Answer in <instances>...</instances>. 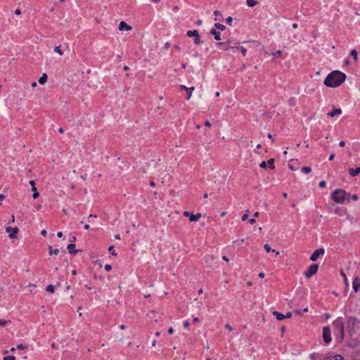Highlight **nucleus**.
<instances>
[{
    "label": "nucleus",
    "mask_w": 360,
    "mask_h": 360,
    "mask_svg": "<svg viewBox=\"0 0 360 360\" xmlns=\"http://www.w3.org/2000/svg\"><path fill=\"white\" fill-rule=\"evenodd\" d=\"M346 79V75L340 71L335 70L328 75L324 84L328 87H337L342 84Z\"/></svg>",
    "instance_id": "f257e3e1"
},
{
    "label": "nucleus",
    "mask_w": 360,
    "mask_h": 360,
    "mask_svg": "<svg viewBox=\"0 0 360 360\" xmlns=\"http://www.w3.org/2000/svg\"><path fill=\"white\" fill-rule=\"evenodd\" d=\"M347 193L343 189H336L331 193V198L333 201L337 203L342 204L344 202Z\"/></svg>",
    "instance_id": "f03ea898"
},
{
    "label": "nucleus",
    "mask_w": 360,
    "mask_h": 360,
    "mask_svg": "<svg viewBox=\"0 0 360 360\" xmlns=\"http://www.w3.org/2000/svg\"><path fill=\"white\" fill-rule=\"evenodd\" d=\"M333 326L335 332L337 333V335H340V339L342 340L345 335L344 323L341 317L336 319L335 321H333Z\"/></svg>",
    "instance_id": "7ed1b4c3"
},
{
    "label": "nucleus",
    "mask_w": 360,
    "mask_h": 360,
    "mask_svg": "<svg viewBox=\"0 0 360 360\" xmlns=\"http://www.w3.org/2000/svg\"><path fill=\"white\" fill-rule=\"evenodd\" d=\"M318 269L319 265L316 264H313L309 266L307 270L304 272V275L307 278H309L317 272Z\"/></svg>",
    "instance_id": "20e7f679"
},
{
    "label": "nucleus",
    "mask_w": 360,
    "mask_h": 360,
    "mask_svg": "<svg viewBox=\"0 0 360 360\" xmlns=\"http://www.w3.org/2000/svg\"><path fill=\"white\" fill-rule=\"evenodd\" d=\"M325 254V250L323 248H319L314 251L310 257V260L312 262H316L319 256H323Z\"/></svg>",
    "instance_id": "39448f33"
},
{
    "label": "nucleus",
    "mask_w": 360,
    "mask_h": 360,
    "mask_svg": "<svg viewBox=\"0 0 360 360\" xmlns=\"http://www.w3.org/2000/svg\"><path fill=\"white\" fill-rule=\"evenodd\" d=\"M323 339L327 344L331 342L330 329L328 326L323 328Z\"/></svg>",
    "instance_id": "423d86ee"
},
{
    "label": "nucleus",
    "mask_w": 360,
    "mask_h": 360,
    "mask_svg": "<svg viewBox=\"0 0 360 360\" xmlns=\"http://www.w3.org/2000/svg\"><path fill=\"white\" fill-rule=\"evenodd\" d=\"M183 214H184V216H185L186 217H189V219L191 221H197L201 217L200 213H197L196 214H193L192 213H190L188 211L184 212Z\"/></svg>",
    "instance_id": "0eeeda50"
},
{
    "label": "nucleus",
    "mask_w": 360,
    "mask_h": 360,
    "mask_svg": "<svg viewBox=\"0 0 360 360\" xmlns=\"http://www.w3.org/2000/svg\"><path fill=\"white\" fill-rule=\"evenodd\" d=\"M6 231L9 233V237L11 238H15L16 233L18 232V227L13 228L11 226H8L6 229Z\"/></svg>",
    "instance_id": "6e6552de"
},
{
    "label": "nucleus",
    "mask_w": 360,
    "mask_h": 360,
    "mask_svg": "<svg viewBox=\"0 0 360 360\" xmlns=\"http://www.w3.org/2000/svg\"><path fill=\"white\" fill-rule=\"evenodd\" d=\"M229 44H230L229 41L225 43L218 42L217 43V46L224 51H228L229 49H231V46H228ZM231 49H235V47H231Z\"/></svg>",
    "instance_id": "1a4fd4ad"
},
{
    "label": "nucleus",
    "mask_w": 360,
    "mask_h": 360,
    "mask_svg": "<svg viewBox=\"0 0 360 360\" xmlns=\"http://www.w3.org/2000/svg\"><path fill=\"white\" fill-rule=\"evenodd\" d=\"M180 89H181V90H186V91H188V93H187V96H186V98L187 100H189V99H190V98H191V96L192 91L194 90V87H193V86H192V87L188 88V87H186V86H184V85H181V86H180Z\"/></svg>",
    "instance_id": "9d476101"
},
{
    "label": "nucleus",
    "mask_w": 360,
    "mask_h": 360,
    "mask_svg": "<svg viewBox=\"0 0 360 360\" xmlns=\"http://www.w3.org/2000/svg\"><path fill=\"white\" fill-rule=\"evenodd\" d=\"M118 28L120 31H122V30L129 31L132 29L130 25H129L127 23H126L124 21L120 22Z\"/></svg>",
    "instance_id": "9b49d317"
},
{
    "label": "nucleus",
    "mask_w": 360,
    "mask_h": 360,
    "mask_svg": "<svg viewBox=\"0 0 360 360\" xmlns=\"http://www.w3.org/2000/svg\"><path fill=\"white\" fill-rule=\"evenodd\" d=\"M67 249L70 254L76 255L79 250L75 249V245L74 243H70L67 246Z\"/></svg>",
    "instance_id": "f8f14e48"
},
{
    "label": "nucleus",
    "mask_w": 360,
    "mask_h": 360,
    "mask_svg": "<svg viewBox=\"0 0 360 360\" xmlns=\"http://www.w3.org/2000/svg\"><path fill=\"white\" fill-rule=\"evenodd\" d=\"M353 289L355 292H358L360 290V278H355L352 282Z\"/></svg>",
    "instance_id": "ddd939ff"
},
{
    "label": "nucleus",
    "mask_w": 360,
    "mask_h": 360,
    "mask_svg": "<svg viewBox=\"0 0 360 360\" xmlns=\"http://www.w3.org/2000/svg\"><path fill=\"white\" fill-rule=\"evenodd\" d=\"M210 33L214 36L215 40H221V34L219 31H217L215 29H212Z\"/></svg>",
    "instance_id": "4468645a"
},
{
    "label": "nucleus",
    "mask_w": 360,
    "mask_h": 360,
    "mask_svg": "<svg viewBox=\"0 0 360 360\" xmlns=\"http://www.w3.org/2000/svg\"><path fill=\"white\" fill-rule=\"evenodd\" d=\"M341 113H342V110L340 108H335V109L333 110L332 111L328 112V115L333 117L336 115H339Z\"/></svg>",
    "instance_id": "2eb2a0df"
},
{
    "label": "nucleus",
    "mask_w": 360,
    "mask_h": 360,
    "mask_svg": "<svg viewBox=\"0 0 360 360\" xmlns=\"http://www.w3.org/2000/svg\"><path fill=\"white\" fill-rule=\"evenodd\" d=\"M349 173L352 176H356L360 173V168L357 167L356 169L351 168L349 170Z\"/></svg>",
    "instance_id": "dca6fc26"
},
{
    "label": "nucleus",
    "mask_w": 360,
    "mask_h": 360,
    "mask_svg": "<svg viewBox=\"0 0 360 360\" xmlns=\"http://www.w3.org/2000/svg\"><path fill=\"white\" fill-rule=\"evenodd\" d=\"M273 314L274 316H276V318L278 320V321H282L284 319H285V316L277 311H274L273 312Z\"/></svg>",
    "instance_id": "f3484780"
},
{
    "label": "nucleus",
    "mask_w": 360,
    "mask_h": 360,
    "mask_svg": "<svg viewBox=\"0 0 360 360\" xmlns=\"http://www.w3.org/2000/svg\"><path fill=\"white\" fill-rule=\"evenodd\" d=\"M198 31L196 30H188L187 32H186V35L187 37H198Z\"/></svg>",
    "instance_id": "a211bd4d"
},
{
    "label": "nucleus",
    "mask_w": 360,
    "mask_h": 360,
    "mask_svg": "<svg viewBox=\"0 0 360 360\" xmlns=\"http://www.w3.org/2000/svg\"><path fill=\"white\" fill-rule=\"evenodd\" d=\"M325 360H345L344 357L341 355L330 356L325 359Z\"/></svg>",
    "instance_id": "6ab92c4d"
},
{
    "label": "nucleus",
    "mask_w": 360,
    "mask_h": 360,
    "mask_svg": "<svg viewBox=\"0 0 360 360\" xmlns=\"http://www.w3.org/2000/svg\"><path fill=\"white\" fill-rule=\"evenodd\" d=\"M48 77L47 75L44 73L42 76L39 79V83L40 84H44L47 81Z\"/></svg>",
    "instance_id": "aec40b11"
},
{
    "label": "nucleus",
    "mask_w": 360,
    "mask_h": 360,
    "mask_svg": "<svg viewBox=\"0 0 360 360\" xmlns=\"http://www.w3.org/2000/svg\"><path fill=\"white\" fill-rule=\"evenodd\" d=\"M246 3L249 7H254L259 4L256 0H246Z\"/></svg>",
    "instance_id": "412c9836"
},
{
    "label": "nucleus",
    "mask_w": 360,
    "mask_h": 360,
    "mask_svg": "<svg viewBox=\"0 0 360 360\" xmlns=\"http://www.w3.org/2000/svg\"><path fill=\"white\" fill-rule=\"evenodd\" d=\"M49 255H57L60 252L59 249H58V248L53 250L52 246H51V245L49 246Z\"/></svg>",
    "instance_id": "4be33fe9"
},
{
    "label": "nucleus",
    "mask_w": 360,
    "mask_h": 360,
    "mask_svg": "<svg viewBox=\"0 0 360 360\" xmlns=\"http://www.w3.org/2000/svg\"><path fill=\"white\" fill-rule=\"evenodd\" d=\"M350 56L354 58V60H357L358 52L355 49L351 51Z\"/></svg>",
    "instance_id": "5701e85b"
},
{
    "label": "nucleus",
    "mask_w": 360,
    "mask_h": 360,
    "mask_svg": "<svg viewBox=\"0 0 360 360\" xmlns=\"http://www.w3.org/2000/svg\"><path fill=\"white\" fill-rule=\"evenodd\" d=\"M214 26H215V27H216L217 29H218V30H221V31H223V30H224L226 29L225 25H224L223 24H221V23H219V22H216V23L214 24Z\"/></svg>",
    "instance_id": "b1692460"
},
{
    "label": "nucleus",
    "mask_w": 360,
    "mask_h": 360,
    "mask_svg": "<svg viewBox=\"0 0 360 360\" xmlns=\"http://www.w3.org/2000/svg\"><path fill=\"white\" fill-rule=\"evenodd\" d=\"M268 165H269V167L271 169H274L275 168V166H274V159H273V158L269 159L268 160Z\"/></svg>",
    "instance_id": "393cba45"
},
{
    "label": "nucleus",
    "mask_w": 360,
    "mask_h": 360,
    "mask_svg": "<svg viewBox=\"0 0 360 360\" xmlns=\"http://www.w3.org/2000/svg\"><path fill=\"white\" fill-rule=\"evenodd\" d=\"M46 290L50 293H53L54 292V290H55V286L53 285H49L47 287H46Z\"/></svg>",
    "instance_id": "a878e982"
},
{
    "label": "nucleus",
    "mask_w": 360,
    "mask_h": 360,
    "mask_svg": "<svg viewBox=\"0 0 360 360\" xmlns=\"http://www.w3.org/2000/svg\"><path fill=\"white\" fill-rule=\"evenodd\" d=\"M32 191H33L32 197L33 198H37L39 196V193L37 192L36 187H32Z\"/></svg>",
    "instance_id": "bb28decb"
},
{
    "label": "nucleus",
    "mask_w": 360,
    "mask_h": 360,
    "mask_svg": "<svg viewBox=\"0 0 360 360\" xmlns=\"http://www.w3.org/2000/svg\"><path fill=\"white\" fill-rule=\"evenodd\" d=\"M54 51L62 56L63 54V51L60 49V46H56L54 48Z\"/></svg>",
    "instance_id": "cd10ccee"
},
{
    "label": "nucleus",
    "mask_w": 360,
    "mask_h": 360,
    "mask_svg": "<svg viewBox=\"0 0 360 360\" xmlns=\"http://www.w3.org/2000/svg\"><path fill=\"white\" fill-rule=\"evenodd\" d=\"M311 169L309 167H303L302 168V172H303L305 174H308V173L311 172Z\"/></svg>",
    "instance_id": "c85d7f7f"
},
{
    "label": "nucleus",
    "mask_w": 360,
    "mask_h": 360,
    "mask_svg": "<svg viewBox=\"0 0 360 360\" xmlns=\"http://www.w3.org/2000/svg\"><path fill=\"white\" fill-rule=\"evenodd\" d=\"M264 250L267 252H276L275 250H272L271 247L269 245V244H265L264 246Z\"/></svg>",
    "instance_id": "c756f323"
},
{
    "label": "nucleus",
    "mask_w": 360,
    "mask_h": 360,
    "mask_svg": "<svg viewBox=\"0 0 360 360\" xmlns=\"http://www.w3.org/2000/svg\"><path fill=\"white\" fill-rule=\"evenodd\" d=\"M201 43V41H200V34H198V37H194V44H200Z\"/></svg>",
    "instance_id": "7c9ffc66"
},
{
    "label": "nucleus",
    "mask_w": 360,
    "mask_h": 360,
    "mask_svg": "<svg viewBox=\"0 0 360 360\" xmlns=\"http://www.w3.org/2000/svg\"><path fill=\"white\" fill-rule=\"evenodd\" d=\"M235 49H240V51H241L242 54L243 56H245L246 55V52H247V50L246 49H245L244 47L243 46H240V47H235Z\"/></svg>",
    "instance_id": "2f4dec72"
},
{
    "label": "nucleus",
    "mask_w": 360,
    "mask_h": 360,
    "mask_svg": "<svg viewBox=\"0 0 360 360\" xmlns=\"http://www.w3.org/2000/svg\"><path fill=\"white\" fill-rule=\"evenodd\" d=\"M8 323H11V321L10 320H2V319H0V326H6V324Z\"/></svg>",
    "instance_id": "473e14b6"
},
{
    "label": "nucleus",
    "mask_w": 360,
    "mask_h": 360,
    "mask_svg": "<svg viewBox=\"0 0 360 360\" xmlns=\"http://www.w3.org/2000/svg\"><path fill=\"white\" fill-rule=\"evenodd\" d=\"M355 321H356V319L354 318V317H349V320H348V324L350 325H354L355 323Z\"/></svg>",
    "instance_id": "72a5a7b5"
},
{
    "label": "nucleus",
    "mask_w": 360,
    "mask_h": 360,
    "mask_svg": "<svg viewBox=\"0 0 360 360\" xmlns=\"http://www.w3.org/2000/svg\"><path fill=\"white\" fill-rule=\"evenodd\" d=\"M108 251L110 252L112 255H117V253H116L115 250H114L113 246H110L108 248Z\"/></svg>",
    "instance_id": "f704fd0d"
},
{
    "label": "nucleus",
    "mask_w": 360,
    "mask_h": 360,
    "mask_svg": "<svg viewBox=\"0 0 360 360\" xmlns=\"http://www.w3.org/2000/svg\"><path fill=\"white\" fill-rule=\"evenodd\" d=\"M4 360H15V357L14 356H6L4 357Z\"/></svg>",
    "instance_id": "c9c22d12"
},
{
    "label": "nucleus",
    "mask_w": 360,
    "mask_h": 360,
    "mask_svg": "<svg viewBox=\"0 0 360 360\" xmlns=\"http://www.w3.org/2000/svg\"><path fill=\"white\" fill-rule=\"evenodd\" d=\"M27 347V345H24V344H18L17 345V348L19 349H26Z\"/></svg>",
    "instance_id": "e433bc0d"
},
{
    "label": "nucleus",
    "mask_w": 360,
    "mask_h": 360,
    "mask_svg": "<svg viewBox=\"0 0 360 360\" xmlns=\"http://www.w3.org/2000/svg\"><path fill=\"white\" fill-rule=\"evenodd\" d=\"M319 186L320 188H323L326 186V182L325 181H321L319 182Z\"/></svg>",
    "instance_id": "4c0bfd02"
},
{
    "label": "nucleus",
    "mask_w": 360,
    "mask_h": 360,
    "mask_svg": "<svg viewBox=\"0 0 360 360\" xmlns=\"http://www.w3.org/2000/svg\"><path fill=\"white\" fill-rule=\"evenodd\" d=\"M281 53H282V51L279 50L275 53H272L271 55L274 56V57H278V56H280L281 55Z\"/></svg>",
    "instance_id": "58836bf2"
},
{
    "label": "nucleus",
    "mask_w": 360,
    "mask_h": 360,
    "mask_svg": "<svg viewBox=\"0 0 360 360\" xmlns=\"http://www.w3.org/2000/svg\"><path fill=\"white\" fill-rule=\"evenodd\" d=\"M248 210L246 211V213L244 214L243 216H242V220L243 221H245L248 218Z\"/></svg>",
    "instance_id": "ea45409f"
},
{
    "label": "nucleus",
    "mask_w": 360,
    "mask_h": 360,
    "mask_svg": "<svg viewBox=\"0 0 360 360\" xmlns=\"http://www.w3.org/2000/svg\"><path fill=\"white\" fill-rule=\"evenodd\" d=\"M259 167L261 168H263V169H266V162L265 161H262L260 165H259Z\"/></svg>",
    "instance_id": "a19ab883"
},
{
    "label": "nucleus",
    "mask_w": 360,
    "mask_h": 360,
    "mask_svg": "<svg viewBox=\"0 0 360 360\" xmlns=\"http://www.w3.org/2000/svg\"><path fill=\"white\" fill-rule=\"evenodd\" d=\"M104 268L107 271H110L112 269L111 265L108 264L105 265Z\"/></svg>",
    "instance_id": "79ce46f5"
},
{
    "label": "nucleus",
    "mask_w": 360,
    "mask_h": 360,
    "mask_svg": "<svg viewBox=\"0 0 360 360\" xmlns=\"http://www.w3.org/2000/svg\"><path fill=\"white\" fill-rule=\"evenodd\" d=\"M233 21V18L229 16L226 19V23L231 25V22Z\"/></svg>",
    "instance_id": "37998d69"
},
{
    "label": "nucleus",
    "mask_w": 360,
    "mask_h": 360,
    "mask_svg": "<svg viewBox=\"0 0 360 360\" xmlns=\"http://www.w3.org/2000/svg\"><path fill=\"white\" fill-rule=\"evenodd\" d=\"M190 326V323L188 321L184 322V327L188 328Z\"/></svg>",
    "instance_id": "c03bdc74"
},
{
    "label": "nucleus",
    "mask_w": 360,
    "mask_h": 360,
    "mask_svg": "<svg viewBox=\"0 0 360 360\" xmlns=\"http://www.w3.org/2000/svg\"><path fill=\"white\" fill-rule=\"evenodd\" d=\"M76 240V237L75 236H71L70 238H69V241L72 243L73 242H75Z\"/></svg>",
    "instance_id": "a18cd8bd"
},
{
    "label": "nucleus",
    "mask_w": 360,
    "mask_h": 360,
    "mask_svg": "<svg viewBox=\"0 0 360 360\" xmlns=\"http://www.w3.org/2000/svg\"><path fill=\"white\" fill-rule=\"evenodd\" d=\"M225 328L228 329L229 331L233 330V328L229 324H226Z\"/></svg>",
    "instance_id": "49530a36"
},
{
    "label": "nucleus",
    "mask_w": 360,
    "mask_h": 360,
    "mask_svg": "<svg viewBox=\"0 0 360 360\" xmlns=\"http://www.w3.org/2000/svg\"><path fill=\"white\" fill-rule=\"evenodd\" d=\"M352 199L353 200L356 201V200H357L359 199V197H358V195H353L352 196Z\"/></svg>",
    "instance_id": "de8ad7c7"
},
{
    "label": "nucleus",
    "mask_w": 360,
    "mask_h": 360,
    "mask_svg": "<svg viewBox=\"0 0 360 360\" xmlns=\"http://www.w3.org/2000/svg\"><path fill=\"white\" fill-rule=\"evenodd\" d=\"M168 333L169 335H172L174 333V329L173 328H169V330H168Z\"/></svg>",
    "instance_id": "09e8293b"
},
{
    "label": "nucleus",
    "mask_w": 360,
    "mask_h": 360,
    "mask_svg": "<svg viewBox=\"0 0 360 360\" xmlns=\"http://www.w3.org/2000/svg\"><path fill=\"white\" fill-rule=\"evenodd\" d=\"M202 20H200V19L196 21V22H195V24H196L197 25H198V26H199V25H202Z\"/></svg>",
    "instance_id": "8fccbe9b"
},
{
    "label": "nucleus",
    "mask_w": 360,
    "mask_h": 360,
    "mask_svg": "<svg viewBox=\"0 0 360 360\" xmlns=\"http://www.w3.org/2000/svg\"><path fill=\"white\" fill-rule=\"evenodd\" d=\"M93 217H94V218H96V215L90 214V215L89 216L88 219H89V222L91 221H90V219H93Z\"/></svg>",
    "instance_id": "3c124183"
},
{
    "label": "nucleus",
    "mask_w": 360,
    "mask_h": 360,
    "mask_svg": "<svg viewBox=\"0 0 360 360\" xmlns=\"http://www.w3.org/2000/svg\"><path fill=\"white\" fill-rule=\"evenodd\" d=\"M93 217H94V218H96V215L90 214V215L89 216L88 219H89V222L91 221H90V219H93Z\"/></svg>",
    "instance_id": "603ef678"
},
{
    "label": "nucleus",
    "mask_w": 360,
    "mask_h": 360,
    "mask_svg": "<svg viewBox=\"0 0 360 360\" xmlns=\"http://www.w3.org/2000/svg\"><path fill=\"white\" fill-rule=\"evenodd\" d=\"M169 47H170V44H169V42H166V43L165 44V48L166 49H168Z\"/></svg>",
    "instance_id": "864d4df0"
},
{
    "label": "nucleus",
    "mask_w": 360,
    "mask_h": 360,
    "mask_svg": "<svg viewBox=\"0 0 360 360\" xmlns=\"http://www.w3.org/2000/svg\"><path fill=\"white\" fill-rule=\"evenodd\" d=\"M339 146H340V147H344V146H345V141H341L339 143Z\"/></svg>",
    "instance_id": "5fc2aeb1"
},
{
    "label": "nucleus",
    "mask_w": 360,
    "mask_h": 360,
    "mask_svg": "<svg viewBox=\"0 0 360 360\" xmlns=\"http://www.w3.org/2000/svg\"><path fill=\"white\" fill-rule=\"evenodd\" d=\"M63 234L62 231H59V232L57 233V236L58 238H61V237H63Z\"/></svg>",
    "instance_id": "6e6d98bb"
},
{
    "label": "nucleus",
    "mask_w": 360,
    "mask_h": 360,
    "mask_svg": "<svg viewBox=\"0 0 360 360\" xmlns=\"http://www.w3.org/2000/svg\"><path fill=\"white\" fill-rule=\"evenodd\" d=\"M15 14H16V15H20V14H21V11H20V10H19V9H16V10L15 11Z\"/></svg>",
    "instance_id": "4d7b16f0"
},
{
    "label": "nucleus",
    "mask_w": 360,
    "mask_h": 360,
    "mask_svg": "<svg viewBox=\"0 0 360 360\" xmlns=\"http://www.w3.org/2000/svg\"><path fill=\"white\" fill-rule=\"evenodd\" d=\"M285 316V318H290L292 316V313L288 312Z\"/></svg>",
    "instance_id": "13d9d810"
},
{
    "label": "nucleus",
    "mask_w": 360,
    "mask_h": 360,
    "mask_svg": "<svg viewBox=\"0 0 360 360\" xmlns=\"http://www.w3.org/2000/svg\"><path fill=\"white\" fill-rule=\"evenodd\" d=\"M250 224H253L255 223V219L254 218H252L249 220Z\"/></svg>",
    "instance_id": "bf43d9fd"
},
{
    "label": "nucleus",
    "mask_w": 360,
    "mask_h": 360,
    "mask_svg": "<svg viewBox=\"0 0 360 360\" xmlns=\"http://www.w3.org/2000/svg\"><path fill=\"white\" fill-rule=\"evenodd\" d=\"M264 276H265V275H264V274L263 272H260L259 274V278H264Z\"/></svg>",
    "instance_id": "052dcab7"
},
{
    "label": "nucleus",
    "mask_w": 360,
    "mask_h": 360,
    "mask_svg": "<svg viewBox=\"0 0 360 360\" xmlns=\"http://www.w3.org/2000/svg\"><path fill=\"white\" fill-rule=\"evenodd\" d=\"M30 184L32 186V187H35V183L33 180L30 181Z\"/></svg>",
    "instance_id": "680f3d73"
},
{
    "label": "nucleus",
    "mask_w": 360,
    "mask_h": 360,
    "mask_svg": "<svg viewBox=\"0 0 360 360\" xmlns=\"http://www.w3.org/2000/svg\"><path fill=\"white\" fill-rule=\"evenodd\" d=\"M205 125L206 127H210V126H211V123H210V121H206V122H205Z\"/></svg>",
    "instance_id": "e2e57ef3"
},
{
    "label": "nucleus",
    "mask_w": 360,
    "mask_h": 360,
    "mask_svg": "<svg viewBox=\"0 0 360 360\" xmlns=\"http://www.w3.org/2000/svg\"><path fill=\"white\" fill-rule=\"evenodd\" d=\"M335 158V155L334 154H331L330 156H329V160H333Z\"/></svg>",
    "instance_id": "0e129e2a"
},
{
    "label": "nucleus",
    "mask_w": 360,
    "mask_h": 360,
    "mask_svg": "<svg viewBox=\"0 0 360 360\" xmlns=\"http://www.w3.org/2000/svg\"><path fill=\"white\" fill-rule=\"evenodd\" d=\"M44 236H46V231L45 229L42 230L41 231V233Z\"/></svg>",
    "instance_id": "69168bd1"
},
{
    "label": "nucleus",
    "mask_w": 360,
    "mask_h": 360,
    "mask_svg": "<svg viewBox=\"0 0 360 360\" xmlns=\"http://www.w3.org/2000/svg\"><path fill=\"white\" fill-rule=\"evenodd\" d=\"M206 258H207V259H210V260H213V259H214L212 255H208Z\"/></svg>",
    "instance_id": "338daca9"
},
{
    "label": "nucleus",
    "mask_w": 360,
    "mask_h": 360,
    "mask_svg": "<svg viewBox=\"0 0 360 360\" xmlns=\"http://www.w3.org/2000/svg\"><path fill=\"white\" fill-rule=\"evenodd\" d=\"M214 15H221V13H220V12H219V11H215L214 12Z\"/></svg>",
    "instance_id": "774afa93"
}]
</instances>
